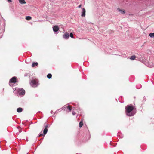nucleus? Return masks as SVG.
<instances>
[{"label":"nucleus","instance_id":"obj_1","mask_svg":"<svg viewBox=\"0 0 154 154\" xmlns=\"http://www.w3.org/2000/svg\"><path fill=\"white\" fill-rule=\"evenodd\" d=\"M125 112L127 115L131 116L134 115L136 112L135 108L132 104L127 105L125 108Z\"/></svg>","mask_w":154,"mask_h":154},{"label":"nucleus","instance_id":"obj_2","mask_svg":"<svg viewBox=\"0 0 154 154\" xmlns=\"http://www.w3.org/2000/svg\"><path fill=\"white\" fill-rule=\"evenodd\" d=\"M44 126L45 127V128L44 129V131H43V134H40L39 135V137L45 136L47 132V131H48L47 128L49 127V125L48 124H47L45 122L44 124Z\"/></svg>","mask_w":154,"mask_h":154},{"label":"nucleus","instance_id":"obj_3","mask_svg":"<svg viewBox=\"0 0 154 154\" xmlns=\"http://www.w3.org/2000/svg\"><path fill=\"white\" fill-rule=\"evenodd\" d=\"M18 94L19 95H24L25 94V91L23 88H19L17 90Z\"/></svg>","mask_w":154,"mask_h":154},{"label":"nucleus","instance_id":"obj_4","mask_svg":"<svg viewBox=\"0 0 154 154\" xmlns=\"http://www.w3.org/2000/svg\"><path fill=\"white\" fill-rule=\"evenodd\" d=\"M30 85L32 87H36L37 85V82L35 80L33 79L31 81Z\"/></svg>","mask_w":154,"mask_h":154},{"label":"nucleus","instance_id":"obj_5","mask_svg":"<svg viewBox=\"0 0 154 154\" xmlns=\"http://www.w3.org/2000/svg\"><path fill=\"white\" fill-rule=\"evenodd\" d=\"M17 79L16 77H13L10 79L9 82L11 83H15L16 82Z\"/></svg>","mask_w":154,"mask_h":154},{"label":"nucleus","instance_id":"obj_6","mask_svg":"<svg viewBox=\"0 0 154 154\" xmlns=\"http://www.w3.org/2000/svg\"><path fill=\"white\" fill-rule=\"evenodd\" d=\"M69 34L66 33L63 36V38L65 39H67L69 38Z\"/></svg>","mask_w":154,"mask_h":154},{"label":"nucleus","instance_id":"obj_7","mask_svg":"<svg viewBox=\"0 0 154 154\" xmlns=\"http://www.w3.org/2000/svg\"><path fill=\"white\" fill-rule=\"evenodd\" d=\"M53 30L54 32L57 31L59 30V28L57 26H55L53 28Z\"/></svg>","mask_w":154,"mask_h":154},{"label":"nucleus","instance_id":"obj_8","mask_svg":"<svg viewBox=\"0 0 154 154\" xmlns=\"http://www.w3.org/2000/svg\"><path fill=\"white\" fill-rule=\"evenodd\" d=\"M85 9L84 8H82V13L81 14V16L82 17H85Z\"/></svg>","mask_w":154,"mask_h":154},{"label":"nucleus","instance_id":"obj_9","mask_svg":"<svg viewBox=\"0 0 154 154\" xmlns=\"http://www.w3.org/2000/svg\"><path fill=\"white\" fill-rule=\"evenodd\" d=\"M22 109L20 107L18 108L17 110V112L19 113L21 112L22 111Z\"/></svg>","mask_w":154,"mask_h":154},{"label":"nucleus","instance_id":"obj_10","mask_svg":"<svg viewBox=\"0 0 154 154\" xmlns=\"http://www.w3.org/2000/svg\"><path fill=\"white\" fill-rule=\"evenodd\" d=\"M19 2L21 4H24L26 3L24 0H19Z\"/></svg>","mask_w":154,"mask_h":154},{"label":"nucleus","instance_id":"obj_11","mask_svg":"<svg viewBox=\"0 0 154 154\" xmlns=\"http://www.w3.org/2000/svg\"><path fill=\"white\" fill-rule=\"evenodd\" d=\"M38 65V63L37 62H33L32 65V67H34L35 66H37Z\"/></svg>","mask_w":154,"mask_h":154},{"label":"nucleus","instance_id":"obj_12","mask_svg":"<svg viewBox=\"0 0 154 154\" xmlns=\"http://www.w3.org/2000/svg\"><path fill=\"white\" fill-rule=\"evenodd\" d=\"M83 121L82 120H81V121L80 122L79 124V126L80 127H81L83 126Z\"/></svg>","mask_w":154,"mask_h":154},{"label":"nucleus","instance_id":"obj_13","mask_svg":"<svg viewBox=\"0 0 154 154\" xmlns=\"http://www.w3.org/2000/svg\"><path fill=\"white\" fill-rule=\"evenodd\" d=\"M149 36L151 38H154V33H150L149 35Z\"/></svg>","mask_w":154,"mask_h":154},{"label":"nucleus","instance_id":"obj_14","mask_svg":"<svg viewBox=\"0 0 154 154\" xmlns=\"http://www.w3.org/2000/svg\"><path fill=\"white\" fill-rule=\"evenodd\" d=\"M26 19L28 20H29L31 19V17L29 16H26Z\"/></svg>","mask_w":154,"mask_h":154},{"label":"nucleus","instance_id":"obj_15","mask_svg":"<svg viewBox=\"0 0 154 154\" xmlns=\"http://www.w3.org/2000/svg\"><path fill=\"white\" fill-rule=\"evenodd\" d=\"M154 66V63L152 64L150 63L148 66L149 67H151V68H152V67H153Z\"/></svg>","mask_w":154,"mask_h":154},{"label":"nucleus","instance_id":"obj_16","mask_svg":"<svg viewBox=\"0 0 154 154\" xmlns=\"http://www.w3.org/2000/svg\"><path fill=\"white\" fill-rule=\"evenodd\" d=\"M136 58V56L134 55L131 56L130 57V59L131 60H134Z\"/></svg>","mask_w":154,"mask_h":154},{"label":"nucleus","instance_id":"obj_17","mask_svg":"<svg viewBox=\"0 0 154 154\" xmlns=\"http://www.w3.org/2000/svg\"><path fill=\"white\" fill-rule=\"evenodd\" d=\"M52 75L51 74L49 73L48 74L47 77L48 78L50 79L51 78Z\"/></svg>","mask_w":154,"mask_h":154},{"label":"nucleus","instance_id":"obj_18","mask_svg":"<svg viewBox=\"0 0 154 154\" xmlns=\"http://www.w3.org/2000/svg\"><path fill=\"white\" fill-rule=\"evenodd\" d=\"M67 109L69 111V112H70L71 111L72 108H71L69 105L67 106Z\"/></svg>","mask_w":154,"mask_h":154},{"label":"nucleus","instance_id":"obj_19","mask_svg":"<svg viewBox=\"0 0 154 154\" xmlns=\"http://www.w3.org/2000/svg\"><path fill=\"white\" fill-rule=\"evenodd\" d=\"M119 11L122 14H124L125 13V11H122L120 10H119Z\"/></svg>","mask_w":154,"mask_h":154},{"label":"nucleus","instance_id":"obj_20","mask_svg":"<svg viewBox=\"0 0 154 154\" xmlns=\"http://www.w3.org/2000/svg\"><path fill=\"white\" fill-rule=\"evenodd\" d=\"M2 26L4 27H5V21L4 20H3V23H2Z\"/></svg>","mask_w":154,"mask_h":154},{"label":"nucleus","instance_id":"obj_21","mask_svg":"<svg viewBox=\"0 0 154 154\" xmlns=\"http://www.w3.org/2000/svg\"><path fill=\"white\" fill-rule=\"evenodd\" d=\"M69 35V36H70L71 38H74L73 35L72 33H70V35Z\"/></svg>","mask_w":154,"mask_h":154},{"label":"nucleus","instance_id":"obj_22","mask_svg":"<svg viewBox=\"0 0 154 154\" xmlns=\"http://www.w3.org/2000/svg\"><path fill=\"white\" fill-rule=\"evenodd\" d=\"M72 114L73 115H74L76 114V113L75 112L73 111L72 112Z\"/></svg>","mask_w":154,"mask_h":154},{"label":"nucleus","instance_id":"obj_23","mask_svg":"<svg viewBox=\"0 0 154 154\" xmlns=\"http://www.w3.org/2000/svg\"><path fill=\"white\" fill-rule=\"evenodd\" d=\"M82 6V5L81 4L79 5L78 7L79 8H80Z\"/></svg>","mask_w":154,"mask_h":154},{"label":"nucleus","instance_id":"obj_24","mask_svg":"<svg viewBox=\"0 0 154 154\" xmlns=\"http://www.w3.org/2000/svg\"><path fill=\"white\" fill-rule=\"evenodd\" d=\"M7 1L8 2H12L11 0H7Z\"/></svg>","mask_w":154,"mask_h":154},{"label":"nucleus","instance_id":"obj_25","mask_svg":"<svg viewBox=\"0 0 154 154\" xmlns=\"http://www.w3.org/2000/svg\"><path fill=\"white\" fill-rule=\"evenodd\" d=\"M136 88H140V87H141V85H140V87L139 88H138L137 87V86L136 87Z\"/></svg>","mask_w":154,"mask_h":154},{"label":"nucleus","instance_id":"obj_26","mask_svg":"<svg viewBox=\"0 0 154 154\" xmlns=\"http://www.w3.org/2000/svg\"><path fill=\"white\" fill-rule=\"evenodd\" d=\"M52 112H53V111H51V114H52Z\"/></svg>","mask_w":154,"mask_h":154},{"label":"nucleus","instance_id":"obj_27","mask_svg":"<svg viewBox=\"0 0 154 154\" xmlns=\"http://www.w3.org/2000/svg\"><path fill=\"white\" fill-rule=\"evenodd\" d=\"M27 154H28V153H27Z\"/></svg>","mask_w":154,"mask_h":154}]
</instances>
